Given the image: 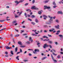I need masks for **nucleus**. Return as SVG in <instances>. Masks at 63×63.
<instances>
[{"instance_id":"53","label":"nucleus","mask_w":63,"mask_h":63,"mask_svg":"<svg viewBox=\"0 0 63 63\" xmlns=\"http://www.w3.org/2000/svg\"><path fill=\"white\" fill-rule=\"evenodd\" d=\"M60 14H61V15H62L63 14V13L62 11H60Z\"/></svg>"},{"instance_id":"23","label":"nucleus","mask_w":63,"mask_h":63,"mask_svg":"<svg viewBox=\"0 0 63 63\" xmlns=\"http://www.w3.org/2000/svg\"><path fill=\"white\" fill-rule=\"evenodd\" d=\"M16 23V21H14L12 22L13 24H15Z\"/></svg>"},{"instance_id":"12","label":"nucleus","mask_w":63,"mask_h":63,"mask_svg":"<svg viewBox=\"0 0 63 63\" xmlns=\"http://www.w3.org/2000/svg\"><path fill=\"white\" fill-rule=\"evenodd\" d=\"M54 30H55V29H52L51 30H49V32H52L53 31H54Z\"/></svg>"},{"instance_id":"59","label":"nucleus","mask_w":63,"mask_h":63,"mask_svg":"<svg viewBox=\"0 0 63 63\" xmlns=\"http://www.w3.org/2000/svg\"><path fill=\"white\" fill-rule=\"evenodd\" d=\"M28 19L29 20H30V21H32V20H31V19H29V18H28Z\"/></svg>"},{"instance_id":"7","label":"nucleus","mask_w":63,"mask_h":63,"mask_svg":"<svg viewBox=\"0 0 63 63\" xmlns=\"http://www.w3.org/2000/svg\"><path fill=\"white\" fill-rule=\"evenodd\" d=\"M31 41V42L32 43V42H33V40L32 39V37H30L29 41Z\"/></svg>"},{"instance_id":"3","label":"nucleus","mask_w":63,"mask_h":63,"mask_svg":"<svg viewBox=\"0 0 63 63\" xmlns=\"http://www.w3.org/2000/svg\"><path fill=\"white\" fill-rule=\"evenodd\" d=\"M51 55L52 59H53V61H54V62H57V61L54 59V58L53 57V56H52V54H51Z\"/></svg>"},{"instance_id":"10","label":"nucleus","mask_w":63,"mask_h":63,"mask_svg":"<svg viewBox=\"0 0 63 63\" xmlns=\"http://www.w3.org/2000/svg\"><path fill=\"white\" fill-rule=\"evenodd\" d=\"M17 49H18L17 47H16L15 48V51L16 52H17Z\"/></svg>"},{"instance_id":"11","label":"nucleus","mask_w":63,"mask_h":63,"mask_svg":"<svg viewBox=\"0 0 63 63\" xmlns=\"http://www.w3.org/2000/svg\"><path fill=\"white\" fill-rule=\"evenodd\" d=\"M22 11H21L20 12H18L17 13V14H18V13H19V14L18 15L19 16H20V15L22 14Z\"/></svg>"},{"instance_id":"35","label":"nucleus","mask_w":63,"mask_h":63,"mask_svg":"<svg viewBox=\"0 0 63 63\" xmlns=\"http://www.w3.org/2000/svg\"><path fill=\"white\" fill-rule=\"evenodd\" d=\"M33 53H34V54H37V52L34 51H33Z\"/></svg>"},{"instance_id":"50","label":"nucleus","mask_w":63,"mask_h":63,"mask_svg":"<svg viewBox=\"0 0 63 63\" xmlns=\"http://www.w3.org/2000/svg\"><path fill=\"white\" fill-rule=\"evenodd\" d=\"M60 11H58L57 13V14H60Z\"/></svg>"},{"instance_id":"43","label":"nucleus","mask_w":63,"mask_h":63,"mask_svg":"<svg viewBox=\"0 0 63 63\" xmlns=\"http://www.w3.org/2000/svg\"><path fill=\"white\" fill-rule=\"evenodd\" d=\"M35 9H34V10H38V8L36 7L35 6Z\"/></svg>"},{"instance_id":"44","label":"nucleus","mask_w":63,"mask_h":63,"mask_svg":"<svg viewBox=\"0 0 63 63\" xmlns=\"http://www.w3.org/2000/svg\"><path fill=\"white\" fill-rule=\"evenodd\" d=\"M22 52V49H20V52Z\"/></svg>"},{"instance_id":"25","label":"nucleus","mask_w":63,"mask_h":63,"mask_svg":"<svg viewBox=\"0 0 63 63\" xmlns=\"http://www.w3.org/2000/svg\"><path fill=\"white\" fill-rule=\"evenodd\" d=\"M10 53L12 55H14V53H13V51H11L10 52Z\"/></svg>"},{"instance_id":"42","label":"nucleus","mask_w":63,"mask_h":63,"mask_svg":"<svg viewBox=\"0 0 63 63\" xmlns=\"http://www.w3.org/2000/svg\"><path fill=\"white\" fill-rule=\"evenodd\" d=\"M23 2V0L19 1V3H21L22 2Z\"/></svg>"},{"instance_id":"55","label":"nucleus","mask_w":63,"mask_h":63,"mask_svg":"<svg viewBox=\"0 0 63 63\" xmlns=\"http://www.w3.org/2000/svg\"><path fill=\"white\" fill-rule=\"evenodd\" d=\"M49 47H50V48H52V46H51V45H49Z\"/></svg>"},{"instance_id":"1","label":"nucleus","mask_w":63,"mask_h":63,"mask_svg":"<svg viewBox=\"0 0 63 63\" xmlns=\"http://www.w3.org/2000/svg\"><path fill=\"white\" fill-rule=\"evenodd\" d=\"M52 21V17H51L50 19H49V22H46V24L49 25V24H51Z\"/></svg>"},{"instance_id":"48","label":"nucleus","mask_w":63,"mask_h":63,"mask_svg":"<svg viewBox=\"0 0 63 63\" xmlns=\"http://www.w3.org/2000/svg\"><path fill=\"white\" fill-rule=\"evenodd\" d=\"M15 31H16V32H18V30H17L16 29H15Z\"/></svg>"},{"instance_id":"27","label":"nucleus","mask_w":63,"mask_h":63,"mask_svg":"<svg viewBox=\"0 0 63 63\" xmlns=\"http://www.w3.org/2000/svg\"><path fill=\"white\" fill-rule=\"evenodd\" d=\"M27 14H26V13H24V15L25 16V17H27Z\"/></svg>"},{"instance_id":"56","label":"nucleus","mask_w":63,"mask_h":63,"mask_svg":"<svg viewBox=\"0 0 63 63\" xmlns=\"http://www.w3.org/2000/svg\"><path fill=\"white\" fill-rule=\"evenodd\" d=\"M52 50H53L54 52H56V51L55 50H54V49H52Z\"/></svg>"},{"instance_id":"37","label":"nucleus","mask_w":63,"mask_h":63,"mask_svg":"<svg viewBox=\"0 0 63 63\" xmlns=\"http://www.w3.org/2000/svg\"><path fill=\"white\" fill-rule=\"evenodd\" d=\"M52 53L53 55H55V56H56V55H57V54H55V53H54V52H53Z\"/></svg>"},{"instance_id":"24","label":"nucleus","mask_w":63,"mask_h":63,"mask_svg":"<svg viewBox=\"0 0 63 63\" xmlns=\"http://www.w3.org/2000/svg\"><path fill=\"white\" fill-rule=\"evenodd\" d=\"M49 43H50V44H52V42L51 41H49L48 42Z\"/></svg>"},{"instance_id":"22","label":"nucleus","mask_w":63,"mask_h":63,"mask_svg":"<svg viewBox=\"0 0 63 63\" xmlns=\"http://www.w3.org/2000/svg\"><path fill=\"white\" fill-rule=\"evenodd\" d=\"M43 38H46L47 39H48V37H47L46 36H43Z\"/></svg>"},{"instance_id":"19","label":"nucleus","mask_w":63,"mask_h":63,"mask_svg":"<svg viewBox=\"0 0 63 63\" xmlns=\"http://www.w3.org/2000/svg\"><path fill=\"white\" fill-rule=\"evenodd\" d=\"M14 15L15 16V18H17V17H19V16H18L16 15V14H15Z\"/></svg>"},{"instance_id":"28","label":"nucleus","mask_w":63,"mask_h":63,"mask_svg":"<svg viewBox=\"0 0 63 63\" xmlns=\"http://www.w3.org/2000/svg\"><path fill=\"white\" fill-rule=\"evenodd\" d=\"M46 58H47V57H45L44 58H42V60H44L45 59H46Z\"/></svg>"},{"instance_id":"16","label":"nucleus","mask_w":63,"mask_h":63,"mask_svg":"<svg viewBox=\"0 0 63 63\" xmlns=\"http://www.w3.org/2000/svg\"><path fill=\"white\" fill-rule=\"evenodd\" d=\"M18 44L20 45H22V44L21 42L20 41H19L18 42Z\"/></svg>"},{"instance_id":"31","label":"nucleus","mask_w":63,"mask_h":63,"mask_svg":"<svg viewBox=\"0 0 63 63\" xmlns=\"http://www.w3.org/2000/svg\"><path fill=\"white\" fill-rule=\"evenodd\" d=\"M57 58L58 59L60 58H61V57L60 55H58L57 57Z\"/></svg>"},{"instance_id":"38","label":"nucleus","mask_w":63,"mask_h":63,"mask_svg":"<svg viewBox=\"0 0 63 63\" xmlns=\"http://www.w3.org/2000/svg\"><path fill=\"white\" fill-rule=\"evenodd\" d=\"M35 0H33L32 1V4H34V3H35Z\"/></svg>"},{"instance_id":"32","label":"nucleus","mask_w":63,"mask_h":63,"mask_svg":"<svg viewBox=\"0 0 63 63\" xmlns=\"http://www.w3.org/2000/svg\"><path fill=\"white\" fill-rule=\"evenodd\" d=\"M59 36L61 37V38H62V37H63V35H59Z\"/></svg>"},{"instance_id":"9","label":"nucleus","mask_w":63,"mask_h":63,"mask_svg":"<svg viewBox=\"0 0 63 63\" xmlns=\"http://www.w3.org/2000/svg\"><path fill=\"white\" fill-rule=\"evenodd\" d=\"M49 1V0H45L43 1V2L44 3H48Z\"/></svg>"},{"instance_id":"18","label":"nucleus","mask_w":63,"mask_h":63,"mask_svg":"<svg viewBox=\"0 0 63 63\" xmlns=\"http://www.w3.org/2000/svg\"><path fill=\"white\" fill-rule=\"evenodd\" d=\"M19 57V56H17L16 57V59H17V60H19V59L18 58Z\"/></svg>"},{"instance_id":"47","label":"nucleus","mask_w":63,"mask_h":63,"mask_svg":"<svg viewBox=\"0 0 63 63\" xmlns=\"http://www.w3.org/2000/svg\"><path fill=\"white\" fill-rule=\"evenodd\" d=\"M32 36H36V35L35 34H33V33H32Z\"/></svg>"},{"instance_id":"29","label":"nucleus","mask_w":63,"mask_h":63,"mask_svg":"<svg viewBox=\"0 0 63 63\" xmlns=\"http://www.w3.org/2000/svg\"><path fill=\"white\" fill-rule=\"evenodd\" d=\"M19 36V34H16V35L15 36V37H18V36Z\"/></svg>"},{"instance_id":"51","label":"nucleus","mask_w":63,"mask_h":63,"mask_svg":"<svg viewBox=\"0 0 63 63\" xmlns=\"http://www.w3.org/2000/svg\"><path fill=\"white\" fill-rule=\"evenodd\" d=\"M5 56L6 57H9V55H5Z\"/></svg>"},{"instance_id":"49","label":"nucleus","mask_w":63,"mask_h":63,"mask_svg":"<svg viewBox=\"0 0 63 63\" xmlns=\"http://www.w3.org/2000/svg\"><path fill=\"white\" fill-rule=\"evenodd\" d=\"M44 33H46V32H47V31H46V30H45L44 31Z\"/></svg>"},{"instance_id":"52","label":"nucleus","mask_w":63,"mask_h":63,"mask_svg":"<svg viewBox=\"0 0 63 63\" xmlns=\"http://www.w3.org/2000/svg\"><path fill=\"white\" fill-rule=\"evenodd\" d=\"M24 61L25 62H27V61H28V60H24Z\"/></svg>"},{"instance_id":"4","label":"nucleus","mask_w":63,"mask_h":63,"mask_svg":"<svg viewBox=\"0 0 63 63\" xmlns=\"http://www.w3.org/2000/svg\"><path fill=\"white\" fill-rule=\"evenodd\" d=\"M48 47V45H47V44H45L44 45V46H43V47L44 48H45L46 47Z\"/></svg>"},{"instance_id":"62","label":"nucleus","mask_w":63,"mask_h":63,"mask_svg":"<svg viewBox=\"0 0 63 63\" xmlns=\"http://www.w3.org/2000/svg\"><path fill=\"white\" fill-rule=\"evenodd\" d=\"M27 15L28 16V17H30V15Z\"/></svg>"},{"instance_id":"20","label":"nucleus","mask_w":63,"mask_h":63,"mask_svg":"<svg viewBox=\"0 0 63 63\" xmlns=\"http://www.w3.org/2000/svg\"><path fill=\"white\" fill-rule=\"evenodd\" d=\"M35 22L37 23H38L39 22V21H38V20L37 19H36L35 20Z\"/></svg>"},{"instance_id":"2","label":"nucleus","mask_w":63,"mask_h":63,"mask_svg":"<svg viewBox=\"0 0 63 63\" xmlns=\"http://www.w3.org/2000/svg\"><path fill=\"white\" fill-rule=\"evenodd\" d=\"M44 7H45L44 8V10H46V9H49L50 8V7H47V6L46 5L44 6Z\"/></svg>"},{"instance_id":"61","label":"nucleus","mask_w":63,"mask_h":63,"mask_svg":"<svg viewBox=\"0 0 63 63\" xmlns=\"http://www.w3.org/2000/svg\"><path fill=\"white\" fill-rule=\"evenodd\" d=\"M43 41H47V39H44Z\"/></svg>"},{"instance_id":"57","label":"nucleus","mask_w":63,"mask_h":63,"mask_svg":"<svg viewBox=\"0 0 63 63\" xmlns=\"http://www.w3.org/2000/svg\"><path fill=\"white\" fill-rule=\"evenodd\" d=\"M29 56H32V54L31 53H29Z\"/></svg>"},{"instance_id":"13","label":"nucleus","mask_w":63,"mask_h":63,"mask_svg":"<svg viewBox=\"0 0 63 63\" xmlns=\"http://www.w3.org/2000/svg\"><path fill=\"white\" fill-rule=\"evenodd\" d=\"M41 12H43V11L41 10L39 11L38 12V14H39V15H41V14H42Z\"/></svg>"},{"instance_id":"58","label":"nucleus","mask_w":63,"mask_h":63,"mask_svg":"<svg viewBox=\"0 0 63 63\" xmlns=\"http://www.w3.org/2000/svg\"><path fill=\"white\" fill-rule=\"evenodd\" d=\"M57 32L58 33H60V30H58V31H57Z\"/></svg>"},{"instance_id":"36","label":"nucleus","mask_w":63,"mask_h":63,"mask_svg":"<svg viewBox=\"0 0 63 63\" xmlns=\"http://www.w3.org/2000/svg\"><path fill=\"white\" fill-rule=\"evenodd\" d=\"M6 29V28H5L4 29H3L0 30V32L1 31H2V30H4V29Z\"/></svg>"},{"instance_id":"30","label":"nucleus","mask_w":63,"mask_h":63,"mask_svg":"<svg viewBox=\"0 0 63 63\" xmlns=\"http://www.w3.org/2000/svg\"><path fill=\"white\" fill-rule=\"evenodd\" d=\"M5 20H0V22H3V21H5Z\"/></svg>"},{"instance_id":"17","label":"nucleus","mask_w":63,"mask_h":63,"mask_svg":"<svg viewBox=\"0 0 63 63\" xmlns=\"http://www.w3.org/2000/svg\"><path fill=\"white\" fill-rule=\"evenodd\" d=\"M35 17L36 16L33 15H32L31 16V18H34V17Z\"/></svg>"},{"instance_id":"6","label":"nucleus","mask_w":63,"mask_h":63,"mask_svg":"<svg viewBox=\"0 0 63 63\" xmlns=\"http://www.w3.org/2000/svg\"><path fill=\"white\" fill-rule=\"evenodd\" d=\"M6 49H11V48H12V47H9L8 46H7L6 47Z\"/></svg>"},{"instance_id":"21","label":"nucleus","mask_w":63,"mask_h":63,"mask_svg":"<svg viewBox=\"0 0 63 63\" xmlns=\"http://www.w3.org/2000/svg\"><path fill=\"white\" fill-rule=\"evenodd\" d=\"M53 5H55V6L56 5V3H55V1H54L53 2Z\"/></svg>"},{"instance_id":"8","label":"nucleus","mask_w":63,"mask_h":63,"mask_svg":"<svg viewBox=\"0 0 63 63\" xmlns=\"http://www.w3.org/2000/svg\"><path fill=\"white\" fill-rule=\"evenodd\" d=\"M55 27L56 28L59 29V25H58V26H55Z\"/></svg>"},{"instance_id":"64","label":"nucleus","mask_w":63,"mask_h":63,"mask_svg":"<svg viewBox=\"0 0 63 63\" xmlns=\"http://www.w3.org/2000/svg\"><path fill=\"white\" fill-rule=\"evenodd\" d=\"M55 43L56 45H57L58 44V43L57 42H55Z\"/></svg>"},{"instance_id":"26","label":"nucleus","mask_w":63,"mask_h":63,"mask_svg":"<svg viewBox=\"0 0 63 63\" xmlns=\"http://www.w3.org/2000/svg\"><path fill=\"white\" fill-rule=\"evenodd\" d=\"M44 27H45V28H47L48 27L47 25H44Z\"/></svg>"},{"instance_id":"41","label":"nucleus","mask_w":63,"mask_h":63,"mask_svg":"<svg viewBox=\"0 0 63 63\" xmlns=\"http://www.w3.org/2000/svg\"><path fill=\"white\" fill-rule=\"evenodd\" d=\"M26 43L28 44H30V42H29L28 41Z\"/></svg>"},{"instance_id":"15","label":"nucleus","mask_w":63,"mask_h":63,"mask_svg":"<svg viewBox=\"0 0 63 63\" xmlns=\"http://www.w3.org/2000/svg\"><path fill=\"white\" fill-rule=\"evenodd\" d=\"M35 6H33L31 7V9H32V10H33V9H34V10H35Z\"/></svg>"},{"instance_id":"14","label":"nucleus","mask_w":63,"mask_h":63,"mask_svg":"<svg viewBox=\"0 0 63 63\" xmlns=\"http://www.w3.org/2000/svg\"><path fill=\"white\" fill-rule=\"evenodd\" d=\"M15 3H16V4H18L19 3V1H18L17 0H16L15 1Z\"/></svg>"},{"instance_id":"39","label":"nucleus","mask_w":63,"mask_h":63,"mask_svg":"<svg viewBox=\"0 0 63 63\" xmlns=\"http://www.w3.org/2000/svg\"><path fill=\"white\" fill-rule=\"evenodd\" d=\"M48 36L49 37H52V36L51 35H49V34H48Z\"/></svg>"},{"instance_id":"5","label":"nucleus","mask_w":63,"mask_h":63,"mask_svg":"<svg viewBox=\"0 0 63 63\" xmlns=\"http://www.w3.org/2000/svg\"><path fill=\"white\" fill-rule=\"evenodd\" d=\"M36 42L37 43V45L38 46V47H40V46L39 45H40V43L39 42V41H36Z\"/></svg>"},{"instance_id":"33","label":"nucleus","mask_w":63,"mask_h":63,"mask_svg":"<svg viewBox=\"0 0 63 63\" xmlns=\"http://www.w3.org/2000/svg\"><path fill=\"white\" fill-rule=\"evenodd\" d=\"M43 17H45V18H47V16L45 15H43Z\"/></svg>"},{"instance_id":"40","label":"nucleus","mask_w":63,"mask_h":63,"mask_svg":"<svg viewBox=\"0 0 63 63\" xmlns=\"http://www.w3.org/2000/svg\"><path fill=\"white\" fill-rule=\"evenodd\" d=\"M5 53L6 54V55H7V54H8V52L6 51L5 52Z\"/></svg>"},{"instance_id":"46","label":"nucleus","mask_w":63,"mask_h":63,"mask_svg":"<svg viewBox=\"0 0 63 63\" xmlns=\"http://www.w3.org/2000/svg\"><path fill=\"white\" fill-rule=\"evenodd\" d=\"M28 5V3H26L25 4V6H27V5Z\"/></svg>"},{"instance_id":"54","label":"nucleus","mask_w":63,"mask_h":63,"mask_svg":"<svg viewBox=\"0 0 63 63\" xmlns=\"http://www.w3.org/2000/svg\"><path fill=\"white\" fill-rule=\"evenodd\" d=\"M21 34L22 33H23V32H24V31H22V30H21Z\"/></svg>"},{"instance_id":"63","label":"nucleus","mask_w":63,"mask_h":63,"mask_svg":"<svg viewBox=\"0 0 63 63\" xmlns=\"http://www.w3.org/2000/svg\"><path fill=\"white\" fill-rule=\"evenodd\" d=\"M56 6H53V8H56Z\"/></svg>"},{"instance_id":"60","label":"nucleus","mask_w":63,"mask_h":63,"mask_svg":"<svg viewBox=\"0 0 63 63\" xmlns=\"http://www.w3.org/2000/svg\"><path fill=\"white\" fill-rule=\"evenodd\" d=\"M29 10H30V9H26V11H29Z\"/></svg>"},{"instance_id":"34","label":"nucleus","mask_w":63,"mask_h":63,"mask_svg":"<svg viewBox=\"0 0 63 63\" xmlns=\"http://www.w3.org/2000/svg\"><path fill=\"white\" fill-rule=\"evenodd\" d=\"M31 23L32 24H33V25H35V23L34 22H31Z\"/></svg>"},{"instance_id":"45","label":"nucleus","mask_w":63,"mask_h":63,"mask_svg":"<svg viewBox=\"0 0 63 63\" xmlns=\"http://www.w3.org/2000/svg\"><path fill=\"white\" fill-rule=\"evenodd\" d=\"M56 21L57 23H58V22H59V21L57 20H56Z\"/></svg>"}]
</instances>
